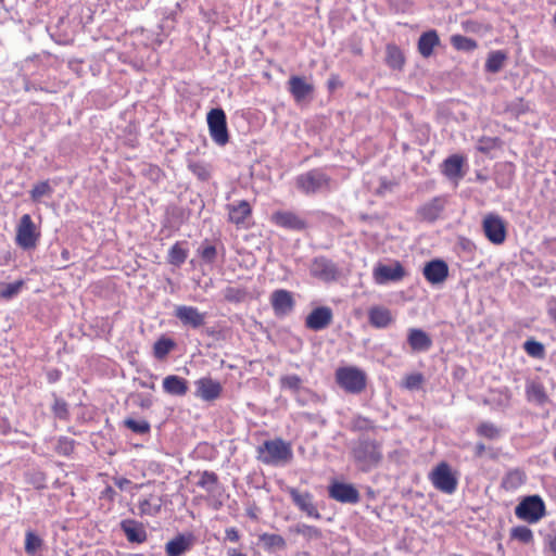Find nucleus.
I'll return each instance as SVG.
<instances>
[{"label":"nucleus","mask_w":556,"mask_h":556,"mask_svg":"<svg viewBox=\"0 0 556 556\" xmlns=\"http://www.w3.org/2000/svg\"><path fill=\"white\" fill-rule=\"evenodd\" d=\"M351 454L359 470L364 472L376 468L383 459L381 443L369 438L358 439Z\"/></svg>","instance_id":"f257e3e1"},{"label":"nucleus","mask_w":556,"mask_h":556,"mask_svg":"<svg viewBox=\"0 0 556 556\" xmlns=\"http://www.w3.org/2000/svg\"><path fill=\"white\" fill-rule=\"evenodd\" d=\"M293 457L291 443L281 438L266 440L256 447V458L264 465L278 466L289 463Z\"/></svg>","instance_id":"f03ea898"},{"label":"nucleus","mask_w":556,"mask_h":556,"mask_svg":"<svg viewBox=\"0 0 556 556\" xmlns=\"http://www.w3.org/2000/svg\"><path fill=\"white\" fill-rule=\"evenodd\" d=\"M295 186L306 195L330 191L331 177L321 168H313L296 176Z\"/></svg>","instance_id":"7ed1b4c3"},{"label":"nucleus","mask_w":556,"mask_h":556,"mask_svg":"<svg viewBox=\"0 0 556 556\" xmlns=\"http://www.w3.org/2000/svg\"><path fill=\"white\" fill-rule=\"evenodd\" d=\"M337 384L350 394H359L366 389V372L355 366H342L334 374Z\"/></svg>","instance_id":"20e7f679"},{"label":"nucleus","mask_w":556,"mask_h":556,"mask_svg":"<svg viewBox=\"0 0 556 556\" xmlns=\"http://www.w3.org/2000/svg\"><path fill=\"white\" fill-rule=\"evenodd\" d=\"M41 237L40 229L29 214L21 216L15 228V244L24 251L35 250Z\"/></svg>","instance_id":"39448f33"},{"label":"nucleus","mask_w":556,"mask_h":556,"mask_svg":"<svg viewBox=\"0 0 556 556\" xmlns=\"http://www.w3.org/2000/svg\"><path fill=\"white\" fill-rule=\"evenodd\" d=\"M433 488L444 494H453L458 486L456 473L446 462H440L428 476Z\"/></svg>","instance_id":"423d86ee"},{"label":"nucleus","mask_w":556,"mask_h":556,"mask_svg":"<svg viewBox=\"0 0 556 556\" xmlns=\"http://www.w3.org/2000/svg\"><path fill=\"white\" fill-rule=\"evenodd\" d=\"M515 515L522 521L536 523L546 516V506L540 495H528L516 506Z\"/></svg>","instance_id":"0eeeda50"},{"label":"nucleus","mask_w":556,"mask_h":556,"mask_svg":"<svg viewBox=\"0 0 556 556\" xmlns=\"http://www.w3.org/2000/svg\"><path fill=\"white\" fill-rule=\"evenodd\" d=\"M206 121L212 140L218 146H226L229 141V132L224 110L212 109L207 113Z\"/></svg>","instance_id":"6e6552de"},{"label":"nucleus","mask_w":556,"mask_h":556,"mask_svg":"<svg viewBox=\"0 0 556 556\" xmlns=\"http://www.w3.org/2000/svg\"><path fill=\"white\" fill-rule=\"evenodd\" d=\"M406 275L407 273L400 261H393L389 265L378 263L372 269V279L379 286L391 281H401Z\"/></svg>","instance_id":"1a4fd4ad"},{"label":"nucleus","mask_w":556,"mask_h":556,"mask_svg":"<svg viewBox=\"0 0 556 556\" xmlns=\"http://www.w3.org/2000/svg\"><path fill=\"white\" fill-rule=\"evenodd\" d=\"M309 274L318 280L329 283L339 278L340 269L330 258L326 256H316L309 264Z\"/></svg>","instance_id":"9d476101"},{"label":"nucleus","mask_w":556,"mask_h":556,"mask_svg":"<svg viewBox=\"0 0 556 556\" xmlns=\"http://www.w3.org/2000/svg\"><path fill=\"white\" fill-rule=\"evenodd\" d=\"M482 228L486 239L496 245L505 242L507 228L504 219L496 214H488L482 222Z\"/></svg>","instance_id":"9b49d317"},{"label":"nucleus","mask_w":556,"mask_h":556,"mask_svg":"<svg viewBox=\"0 0 556 556\" xmlns=\"http://www.w3.org/2000/svg\"><path fill=\"white\" fill-rule=\"evenodd\" d=\"M328 492L332 500L343 504H357L361 500L358 490L351 483L334 481Z\"/></svg>","instance_id":"f8f14e48"},{"label":"nucleus","mask_w":556,"mask_h":556,"mask_svg":"<svg viewBox=\"0 0 556 556\" xmlns=\"http://www.w3.org/2000/svg\"><path fill=\"white\" fill-rule=\"evenodd\" d=\"M270 220L276 226L288 230L302 231L307 228L306 220L292 211H276L271 214Z\"/></svg>","instance_id":"ddd939ff"},{"label":"nucleus","mask_w":556,"mask_h":556,"mask_svg":"<svg viewBox=\"0 0 556 556\" xmlns=\"http://www.w3.org/2000/svg\"><path fill=\"white\" fill-rule=\"evenodd\" d=\"M194 384V395L205 402H213L219 399L223 393L222 383L211 377H202Z\"/></svg>","instance_id":"4468645a"},{"label":"nucleus","mask_w":556,"mask_h":556,"mask_svg":"<svg viewBox=\"0 0 556 556\" xmlns=\"http://www.w3.org/2000/svg\"><path fill=\"white\" fill-rule=\"evenodd\" d=\"M228 222L236 225L238 229L249 228L248 219L252 216V207L247 200H241L238 203L228 204Z\"/></svg>","instance_id":"2eb2a0df"},{"label":"nucleus","mask_w":556,"mask_h":556,"mask_svg":"<svg viewBox=\"0 0 556 556\" xmlns=\"http://www.w3.org/2000/svg\"><path fill=\"white\" fill-rule=\"evenodd\" d=\"M174 315L184 326L198 329L205 324L206 314L200 312L197 307L190 305H178Z\"/></svg>","instance_id":"dca6fc26"},{"label":"nucleus","mask_w":556,"mask_h":556,"mask_svg":"<svg viewBox=\"0 0 556 556\" xmlns=\"http://www.w3.org/2000/svg\"><path fill=\"white\" fill-rule=\"evenodd\" d=\"M287 492L289 493L293 504L308 517L315 519L320 518V514L313 502V495L309 492L301 493L298 489L288 486Z\"/></svg>","instance_id":"f3484780"},{"label":"nucleus","mask_w":556,"mask_h":556,"mask_svg":"<svg viewBox=\"0 0 556 556\" xmlns=\"http://www.w3.org/2000/svg\"><path fill=\"white\" fill-rule=\"evenodd\" d=\"M422 275L429 283L440 285L448 277V266L445 261L435 258L425 264Z\"/></svg>","instance_id":"a211bd4d"},{"label":"nucleus","mask_w":556,"mask_h":556,"mask_svg":"<svg viewBox=\"0 0 556 556\" xmlns=\"http://www.w3.org/2000/svg\"><path fill=\"white\" fill-rule=\"evenodd\" d=\"M333 319L332 309L328 306H319L314 308L305 318L306 328L313 331L326 329Z\"/></svg>","instance_id":"6ab92c4d"},{"label":"nucleus","mask_w":556,"mask_h":556,"mask_svg":"<svg viewBox=\"0 0 556 556\" xmlns=\"http://www.w3.org/2000/svg\"><path fill=\"white\" fill-rule=\"evenodd\" d=\"M288 90L295 102H302L313 96L315 88L304 76L292 75L288 80Z\"/></svg>","instance_id":"aec40b11"},{"label":"nucleus","mask_w":556,"mask_h":556,"mask_svg":"<svg viewBox=\"0 0 556 556\" xmlns=\"http://www.w3.org/2000/svg\"><path fill=\"white\" fill-rule=\"evenodd\" d=\"M270 304L277 316H285L293 311L295 302L290 291L278 289L271 293Z\"/></svg>","instance_id":"412c9836"},{"label":"nucleus","mask_w":556,"mask_h":556,"mask_svg":"<svg viewBox=\"0 0 556 556\" xmlns=\"http://www.w3.org/2000/svg\"><path fill=\"white\" fill-rule=\"evenodd\" d=\"M465 163L466 157L464 155L452 154L443 161L441 172L448 179L458 181L465 175L463 170Z\"/></svg>","instance_id":"4be33fe9"},{"label":"nucleus","mask_w":556,"mask_h":556,"mask_svg":"<svg viewBox=\"0 0 556 556\" xmlns=\"http://www.w3.org/2000/svg\"><path fill=\"white\" fill-rule=\"evenodd\" d=\"M368 321L374 328L383 329L394 323V317L388 307L374 305L368 309Z\"/></svg>","instance_id":"5701e85b"},{"label":"nucleus","mask_w":556,"mask_h":556,"mask_svg":"<svg viewBox=\"0 0 556 556\" xmlns=\"http://www.w3.org/2000/svg\"><path fill=\"white\" fill-rule=\"evenodd\" d=\"M121 528L130 543L141 544L147 541L148 534L141 522L126 519L121 522Z\"/></svg>","instance_id":"b1692460"},{"label":"nucleus","mask_w":556,"mask_h":556,"mask_svg":"<svg viewBox=\"0 0 556 556\" xmlns=\"http://www.w3.org/2000/svg\"><path fill=\"white\" fill-rule=\"evenodd\" d=\"M441 43L440 37L435 29H430L422 33L417 42V49L420 55L425 59L433 54V50Z\"/></svg>","instance_id":"393cba45"},{"label":"nucleus","mask_w":556,"mask_h":556,"mask_svg":"<svg viewBox=\"0 0 556 556\" xmlns=\"http://www.w3.org/2000/svg\"><path fill=\"white\" fill-rule=\"evenodd\" d=\"M407 342L413 352H426L432 346L430 336L419 328L408 329Z\"/></svg>","instance_id":"a878e982"},{"label":"nucleus","mask_w":556,"mask_h":556,"mask_svg":"<svg viewBox=\"0 0 556 556\" xmlns=\"http://www.w3.org/2000/svg\"><path fill=\"white\" fill-rule=\"evenodd\" d=\"M163 390L170 395L184 396L188 392V381L176 375L166 376L163 379Z\"/></svg>","instance_id":"bb28decb"},{"label":"nucleus","mask_w":556,"mask_h":556,"mask_svg":"<svg viewBox=\"0 0 556 556\" xmlns=\"http://www.w3.org/2000/svg\"><path fill=\"white\" fill-rule=\"evenodd\" d=\"M526 480V472L520 468H514L508 470L502 478L501 486L505 491H516L522 484H525Z\"/></svg>","instance_id":"cd10ccee"},{"label":"nucleus","mask_w":556,"mask_h":556,"mask_svg":"<svg viewBox=\"0 0 556 556\" xmlns=\"http://www.w3.org/2000/svg\"><path fill=\"white\" fill-rule=\"evenodd\" d=\"M442 211L443 203L441 199L434 198L420 206L417 211V214L421 220L434 222L439 218Z\"/></svg>","instance_id":"c85d7f7f"},{"label":"nucleus","mask_w":556,"mask_h":556,"mask_svg":"<svg viewBox=\"0 0 556 556\" xmlns=\"http://www.w3.org/2000/svg\"><path fill=\"white\" fill-rule=\"evenodd\" d=\"M192 541L184 534L176 535L173 540L168 541L165 545L167 556H182L190 549Z\"/></svg>","instance_id":"c756f323"},{"label":"nucleus","mask_w":556,"mask_h":556,"mask_svg":"<svg viewBox=\"0 0 556 556\" xmlns=\"http://www.w3.org/2000/svg\"><path fill=\"white\" fill-rule=\"evenodd\" d=\"M386 63L393 70H402L405 64V56L402 50L394 43L386 47Z\"/></svg>","instance_id":"7c9ffc66"},{"label":"nucleus","mask_w":556,"mask_h":556,"mask_svg":"<svg viewBox=\"0 0 556 556\" xmlns=\"http://www.w3.org/2000/svg\"><path fill=\"white\" fill-rule=\"evenodd\" d=\"M139 510L141 515L155 516L161 511L162 498L157 495H149L139 502Z\"/></svg>","instance_id":"2f4dec72"},{"label":"nucleus","mask_w":556,"mask_h":556,"mask_svg":"<svg viewBox=\"0 0 556 556\" xmlns=\"http://www.w3.org/2000/svg\"><path fill=\"white\" fill-rule=\"evenodd\" d=\"M263 547L267 551L285 549L287 547L286 540L280 534L263 533L258 538Z\"/></svg>","instance_id":"473e14b6"},{"label":"nucleus","mask_w":556,"mask_h":556,"mask_svg":"<svg viewBox=\"0 0 556 556\" xmlns=\"http://www.w3.org/2000/svg\"><path fill=\"white\" fill-rule=\"evenodd\" d=\"M185 242H176L168 251L167 261L174 266L182 265L188 257V250L184 247Z\"/></svg>","instance_id":"72a5a7b5"},{"label":"nucleus","mask_w":556,"mask_h":556,"mask_svg":"<svg viewBox=\"0 0 556 556\" xmlns=\"http://www.w3.org/2000/svg\"><path fill=\"white\" fill-rule=\"evenodd\" d=\"M176 346V343L173 339L167 337H161L155 341L153 345V355L157 359H164Z\"/></svg>","instance_id":"f704fd0d"},{"label":"nucleus","mask_w":556,"mask_h":556,"mask_svg":"<svg viewBox=\"0 0 556 556\" xmlns=\"http://www.w3.org/2000/svg\"><path fill=\"white\" fill-rule=\"evenodd\" d=\"M476 433L486 440H496L502 435V429L491 421H482L476 427Z\"/></svg>","instance_id":"c9c22d12"},{"label":"nucleus","mask_w":556,"mask_h":556,"mask_svg":"<svg viewBox=\"0 0 556 556\" xmlns=\"http://www.w3.org/2000/svg\"><path fill=\"white\" fill-rule=\"evenodd\" d=\"M509 536L511 540L522 544H531L534 541L533 532L527 526H516L510 529Z\"/></svg>","instance_id":"e433bc0d"},{"label":"nucleus","mask_w":556,"mask_h":556,"mask_svg":"<svg viewBox=\"0 0 556 556\" xmlns=\"http://www.w3.org/2000/svg\"><path fill=\"white\" fill-rule=\"evenodd\" d=\"M526 393L529 401H535L538 404H544L547 401V394L541 383H529Z\"/></svg>","instance_id":"4c0bfd02"},{"label":"nucleus","mask_w":556,"mask_h":556,"mask_svg":"<svg viewBox=\"0 0 556 556\" xmlns=\"http://www.w3.org/2000/svg\"><path fill=\"white\" fill-rule=\"evenodd\" d=\"M451 43L458 51H473L478 47L475 39L458 34L451 37Z\"/></svg>","instance_id":"58836bf2"},{"label":"nucleus","mask_w":556,"mask_h":556,"mask_svg":"<svg viewBox=\"0 0 556 556\" xmlns=\"http://www.w3.org/2000/svg\"><path fill=\"white\" fill-rule=\"evenodd\" d=\"M506 54L503 51H493L488 55L485 70L490 73H497L504 65Z\"/></svg>","instance_id":"ea45409f"},{"label":"nucleus","mask_w":556,"mask_h":556,"mask_svg":"<svg viewBox=\"0 0 556 556\" xmlns=\"http://www.w3.org/2000/svg\"><path fill=\"white\" fill-rule=\"evenodd\" d=\"M188 169L201 181H206L211 177L210 166L202 161H190Z\"/></svg>","instance_id":"a19ab883"},{"label":"nucleus","mask_w":556,"mask_h":556,"mask_svg":"<svg viewBox=\"0 0 556 556\" xmlns=\"http://www.w3.org/2000/svg\"><path fill=\"white\" fill-rule=\"evenodd\" d=\"M248 295L245 288L227 287L224 290V299L229 303H241L248 299Z\"/></svg>","instance_id":"79ce46f5"},{"label":"nucleus","mask_w":556,"mask_h":556,"mask_svg":"<svg viewBox=\"0 0 556 556\" xmlns=\"http://www.w3.org/2000/svg\"><path fill=\"white\" fill-rule=\"evenodd\" d=\"M293 531L296 534L302 535L305 540L312 541V540H319L323 538V532L319 528L311 525L301 523L298 525Z\"/></svg>","instance_id":"37998d69"},{"label":"nucleus","mask_w":556,"mask_h":556,"mask_svg":"<svg viewBox=\"0 0 556 556\" xmlns=\"http://www.w3.org/2000/svg\"><path fill=\"white\" fill-rule=\"evenodd\" d=\"M503 142L498 137H481L478 140V151L488 154L494 149H500L502 147Z\"/></svg>","instance_id":"c03bdc74"},{"label":"nucleus","mask_w":556,"mask_h":556,"mask_svg":"<svg viewBox=\"0 0 556 556\" xmlns=\"http://www.w3.org/2000/svg\"><path fill=\"white\" fill-rule=\"evenodd\" d=\"M523 350L529 356L534 358L542 359L545 356L544 345L541 342L535 341L533 339L527 340L523 343Z\"/></svg>","instance_id":"a18cd8bd"},{"label":"nucleus","mask_w":556,"mask_h":556,"mask_svg":"<svg viewBox=\"0 0 556 556\" xmlns=\"http://www.w3.org/2000/svg\"><path fill=\"white\" fill-rule=\"evenodd\" d=\"M23 287L24 280L22 279L12 283H3L0 287V298L4 300H10L13 296L17 295Z\"/></svg>","instance_id":"49530a36"},{"label":"nucleus","mask_w":556,"mask_h":556,"mask_svg":"<svg viewBox=\"0 0 556 556\" xmlns=\"http://www.w3.org/2000/svg\"><path fill=\"white\" fill-rule=\"evenodd\" d=\"M43 541L33 531H27L25 535V552L28 555H35L36 552L42 546Z\"/></svg>","instance_id":"de8ad7c7"},{"label":"nucleus","mask_w":556,"mask_h":556,"mask_svg":"<svg viewBox=\"0 0 556 556\" xmlns=\"http://www.w3.org/2000/svg\"><path fill=\"white\" fill-rule=\"evenodd\" d=\"M425 378L421 372L406 375L402 381V387L406 390H419L424 384Z\"/></svg>","instance_id":"09e8293b"},{"label":"nucleus","mask_w":556,"mask_h":556,"mask_svg":"<svg viewBox=\"0 0 556 556\" xmlns=\"http://www.w3.org/2000/svg\"><path fill=\"white\" fill-rule=\"evenodd\" d=\"M124 425L126 428L138 434L149 433L151 429L150 424L144 419L135 420L132 418H127L124 420Z\"/></svg>","instance_id":"8fccbe9b"},{"label":"nucleus","mask_w":556,"mask_h":556,"mask_svg":"<svg viewBox=\"0 0 556 556\" xmlns=\"http://www.w3.org/2000/svg\"><path fill=\"white\" fill-rule=\"evenodd\" d=\"M52 192V189L48 180L36 184L30 190V199L34 202H38L43 195H48Z\"/></svg>","instance_id":"3c124183"},{"label":"nucleus","mask_w":556,"mask_h":556,"mask_svg":"<svg viewBox=\"0 0 556 556\" xmlns=\"http://www.w3.org/2000/svg\"><path fill=\"white\" fill-rule=\"evenodd\" d=\"M75 450V441L67 437L58 440L55 451L59 455L70 456Z\"/></svg>","instance_id":"603ef678"},{"label":"nucleus","mask_w":556,"mask_h":556,"mask_svg":"<svg viewBox=\"0 0 556 556\" xmlns=\"http://www.w3.org/2000/svg\"><path fill=\"white\" fill-rule=\"evenodd\" d=\"M280 386L282 389H288L298 392L302 386V379L298 375H287L280 378Z\"/></svg>","instance_id":"864d4df0"},{"label":"nucleus","mask_w":556,"mask_h":556,"mask_svg":"<svg viewBox=\"0 0 556 556\" xmlns=\"http://www.w3.org/2000/svg\"><path fill=\"white\" fill-rule=\"evenodd\" d=\"M218 482V477L213 471H203L199 481L198 485L202 489H206L208 491L212 490L213 486H215Z\"/></svg>","instance_id":"5fc2aeb1"},{"label":"nucleus","mask_w":556,"mask_h":556,"mask_svg":"<svg viewBox=\"0 0 556 556\" xmlns=\"http://www.w3.org/2000/svg\"><path fill=\"white\" fill-rule=\"evenodd\" d=\"M199 255L204 263L213 264L217 257V250L212 244L203 243L199 250Z\"/></svg>","instance_id":"6e6d98bb"},{"label":"nucleus","mask_w":556,"mask_h":556,"mask_svg":"<svg viewBox=\"0 0 556 556\" xmlns=\"http://www.w3.org/2000/svg\"><path fill=\"white\" fill-rule=\"evenodd\" d=\"M52 413L59 419H67L68 418V408L67 403L62 399H55L52 405Z\"/></svg>","instance_id":"4d7b16f0"},{"label":"nucleus","mask_w":556,"mask_h":556,"mask_svg":"<svg viewBox=\"0 0 556 556\" xmlns=\"http://www.w3.org/2000/svg\"><path fill=\"white\" fill-rule=\"evenodd\" d=\"M343 86L340 76L338 74H331L327 81V88L330 92H333L336 89L341 88Z\"/></svg>","instance_id":"13d9d810"},{"label":"nucleus","mask_w":556,"mask_h":556,"mask_svg":"<svg viewBox=\"0 0 556 556\" xmlns=\"http://www.w3.org/2000/svg\"><path fill=\"white\" fill-rule=\"evenodd\" d=\"M370 428V421L367 418L358 417L353 424L354 430H364Z\"/></svg>","instance_id":"bf43d9fd"},{"label":"nucleus","mask_w":556,"mask_h":556,"mask_svg":"<svg viewBox=\"0 0 556 556\" xmlns=\"http://www.w3.org/2000/svg\"><path fill=\"white\" fill-rule=\"evenodd\" d=\"M225 534H226V540H228L230 542L236 543L240 540V533L235 527L227 528L225 531Z\"/></svg>","instance_id":"052dcab7"},{"label":"nucleus","mask_w":556,"mask_h":556,"mask_svg":"<svg viewBox=\"0 0 556 556\" xmlns=\"http://www.w3.org/2000/svg\"><path fill=\"white\" fill-rule=\"evenodd\" d=\"M115 496L116 492L111 485H108L101 493V497L106 498L111 502L115 500Z\"/></svg>","instance_id":"680f3d73"},{"label":"nucleus","mask_w":556,"mask_h":556,"mask_svg":"<svg viewBox=\"0 0 556 556\" xmlns=\"http://www.w3.org/2000/svg\"><path fill=\"white\" fill-rule=\"evenodd\" d=\"M114 483L116 484V486L119 490L123 491V490L127 489V486L131 483V481L124 477H117V478H114Z\"/></svg>","instance_id":"e2e57ef3"},{"label":"nucleus","mask_w":556,"mask_h":556,"mask_svg":"<svg viewBox=\"0 0 556 556\" xmlns=\"http://www.w3.org/2000/svg\"><path fill=\"white\" fill-rule=\"evenodd\" d=\"M547 313L553 321L556 324V301H553L548 305Z\"/></svg>","instance_id":"0e129e2a"},{"label":"nucleus","mask_w":556,"mask_h":556,"mask_svg":"<svg viewBox=\"0 0 556 556\" xmlns=\"http://www.w3.org/2000/svg\"><path fill=\"white\" fill-rule=\"evenodd\" d=\"M547 546L554 555H556V535H549L547 539Z\"/></svg>","instance_id":"69168bd1"},{"label":"nucleus","mask_w":556,"mask_h":556,"mask_svg":"<svg viewBox=\"0 0 556 556\" xmlns=\"http://www.w3.org/2000/svg\"><path fill=\"white\" fill-rule=\"evenodd\" d=\"M484 452H485V445L481 442L477 443L475 446V455L477 457H481V456H483Z\"/></svg>","instance_id":"338daca9"},{"label":"nucleus","mask_w":556,"mask_h":556,"mask_svg":"<svg viewBox=\"0 0 556 556\" xmlns=\"http://www.w3.org/2000/svg\"><path fill=\"white\" fill-rule=\"evenodd\" d=\"M227 556H247V554L238 548H228Z\"/></svg>","instance_id":"774afa93"}]
</instances>
